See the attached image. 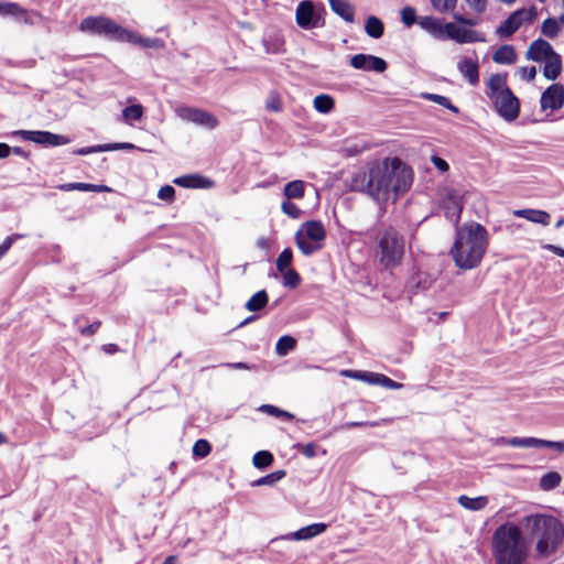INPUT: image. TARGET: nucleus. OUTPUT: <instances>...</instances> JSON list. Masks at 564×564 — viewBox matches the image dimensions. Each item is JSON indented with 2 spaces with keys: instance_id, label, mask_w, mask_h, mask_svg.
<instances>
[{
  "instance_id": "1",
  "label": "nucleus",
  "mask_w": 564,
  "mask_h": 564,
  "mask_svg": "<svg viewBox=\"0 0 564 564\" xmlns=\"http://www.w3.org/2000/svg\"><path fill=\"white\" fill-rule=\"evenodd\" d=\"M488 248V231L478 223H467L457 227L451 256L455 265L462 270L477 268Z\"/></svg>"
},
{
  "instance_id": "2",
  "label": "nucleus",
  "mask_w": 564,
  "mask_h": 564,
  "mask_svg": "<svg viewBox=\"0 0 564 564\" xmlns=\"http://www.w3.org/2000/svg\"><path fill=\"white\" fill-rule=\"evenodd\" d=\"M528 534L535 541V558H552L564 542V524L550 514H530L523 519Z\"/></svg>"
},
{
  "instance_id": "3",
  "label": "nucleus",
  "mask_w": 564,
  "mask_h": 564,
  "mask_svg": "<svg viewBox=\"0 0 564 564\" xmlns=\"http://www.w3.org/2000/svg\"><path fill=\"white\" fill-rule=\"evenodd\" d=\"M491 553L496 564H524L529 545L520 528L506 522L492 534Z\"/></svg>"
},
{
  "instance_id": "4",
  "label": "nucleus",
  "mask_w": 564,
  "mask_h": 564,
  "mask_svg": "<svg viewBox=\"0 0 564 564\" xmlns=\"http://www.w3.org/2000/svg\"><path fill=\"white\" fill-rule=\"evenodd\" d=\"M388 173V164L382 161H375L367 170H359L350 177V189L366 193L376 200L388 199V183L384 176Z\"/></svg>"
},
{
  "instance_id": "5",
  "label": "nucleus",
  "mask_w": 564,
  "mask_h": 564,
  "mask_svg": "<svg viewBox=\"0 0 564 564\" xmlns=\"http://www.w3.org/2000/svg\"><path fill=\"white\" fill-rule=\"evenodd\" d=\"M486 95L498 115L507 121H513L520 113V101L507 84V74H492L487 83Z\"/></svg>"
},
{
  "instance_id": "6",
  "label": "nucleus",
  "mask_w": 564,
  "mask_h": 564,
  "mask_svg": "<svg viewBox=\"0 0 564 564\" xmlns=\"http://www.w3.org/2000/svg\"><path fill=\"white\" fill-rule=\"evenodd\" d=\"M380 263L386 268H394L404 254V238L392 227L384 229L378 239Z\"/></svg>"
},
{
  "instance_id": "7",
  "label": "nucleus",
  "mask_w": 564,
  "mask_h": 564,
  "mask_svg": "<svg viewBox=\"0 0 564 564\" xmlns=\"http://www.w3.org/2000/svg\"><path fill=\"white\" fill-rule=\"evenodd\" d=\"M79 30L90 35L104 36L110 41L124 42L128 30L108 17H87L82 20Z\"/></svg>"
},
{
  "instance_id": "8",
  "label": "nucleus",
  "mask_w": 564,
  "mask_h": 564,
  "mask_svg": "<svg viewBox=\"0 0 564 564\" xmlns=\"http://www.w3.org/2000/svg\"><path fill=\"white\" fill-rule=\"evenodd\" d=\"M383 162L388 164V173L384 176V183H388V196L390 193L398 196L409 189L413 180L411 167L399 158H386Z\"/></svg>"
},
{
  "instance_id": "9",
  "label": "nucleus",
  "mask_w": 564,
  "mask_h": 564,
  "mask_svg": "<svg viewBox=\"0 0 564 564\" xmlns=\"http://www.w3.org/2000/svg\"><path fill=\"white\" fill-rule=\"evenodd\" d=\"M174 111L181 120L193 122L194 124L207 128L209 130H213L218 126V120L214 115L198 108L178 106Z\"/></svg>"
},
{
  "instance_id": "10",
  "label": "nucleus",
  "mask_w": 564,
  "mask_h": 564,
  "mask_svg": "<svg viewBox=\"0 0 564 564\" xmlns=\"http://www.w3.org/2000/svg\"><path fill=\"white\" fill-rule=\"evenodd\" d=\"M445 40L455 41L458 44H469L485 42V34L473 29L465 28L463 24L447 22L445 23Z\"/></svg>"
},
{
  "instance_id": "11",
  "label": "nucleus",
  "mask_w": 564,
  "mask_h": 564,
  "mask_svg": "<svg viewBox=\"0 0 564 564\" xmlns=\"http://www.w3.org/2000/svg\"><path fill=\"white\" fill-rule=\"evenodd\" d=\"M13 134L20 135L25 141H31L42 145H64L69 142V139L62 134H55L50 131H31V130H18Z\"/></svg>"
},
{
  "instance_id": "12",
  "label": "nucleus",
  "mask_w": 564,
  "mask_h": 564,
  "mask_svg": "<svg viewBox=\"0 0 564 564\" xmlns=\"http://www.w3.org/2000/svg\"><path fill=\"white\" fill-rule=\"evenodd\" d=\"M295 19L297 25L305 30L315 29L323 24L311 0H304L299 3L295 11Z\"/></svg>"
},
{
  "instance_id": "13",
  "label": "nucleus",
  "mask_w": 564,
  "mask_h": 564,
  "mask_svg": "<svg viewBox=\"0 0 564 564\" xmlns=\"http://www.w3.org/2000/svg\"><path fill=\"white\" fill-rule=\"evenodd\" d=\"M445 217L457 224L463 210V202L459 192L447 189L442 202Z\"/></svg>"
},
{
  "instance_id": "14",
  "label": "nucleus",
  "mask_w": 564,
  "mask_h": 564,
  "mask_svg": "<svg viewBox=\"0 0 564 564\" xmlns=\"http://www.w3.org/2000/svg\"><path fill=\"white\" fill-rule=\"evenodd\" d=\"M350 65L356 69L373 70L376 73H383L388 67L383 58L362 53L351 56Z\"/></svg>"
},
{
  "instance_id": "15",
  "label": "nucleus",
  "mask_w": 564,
  "mask_h": 564,
  "mask_svg": "<svg viewBox=\"0 0 564 564\" xmlns=\"http://www.w3.org/2000/svg\"><path fill=\"white\" fill-rule=\"evenodd\" d=\"M541 108L543 110H558L564 105V87L560 84H553L541 95Z\"/></svg>"
},
{
  "instance_id": "16",
  "label": "nucleus",
  "mask_w": 564,
  "mask_h": 564,
  "mask_svg": "<svg viewBox=\"0 0 564 564\" xmlns=\"http://www.w3.org/2000/svg\"><path fill=\"white\" fill-rule=\"evenodd\" d=\"M554 53L555 51L549 42L542 39H538L530 44L525 53V57L527 59L534 62H545L546 58L552 56Z\"/></svg>"
},
{
  "instance_id": "17",
  "label": "nucleus",
  "mask_w": 564,
  "mask_h": 564,
  "mask_svg": "<svg viewBox=\"0 0 564 564\" xmlns=\"http://www.w3.org/2000/svg\"><path fill=\"white\" fill-rule=\"evenodd\" d=\"M457 68L462 76L467 82L475 86L479 82V65L477 61H474L467 56L462 57L457 63Z\"/></svg>"
},
{
  "instance_id": "18",
  "label": "nucleus",
  "mask_w": 564,
  "mask_h": 564,
  "mask_svg": "<svg viewBox=\"0 0 564 564\" xmlns=\"http://www.w3.org/2000/svg\"><path fill=\"white\" fill-rule=\"evenodd\" d=\"M173 183L184 188H209L213 186V181L198 174L176 177Z\"/></svg>"
},
{
  "instance_id": "19",
  "label": "nucleus",
  "mask_w": 564,
  "mask_h": 564,
  "mask_svg": "<svg viewBox=\"0 0 564 564\" xmlns=\"http://www.w3.org/2000/svg\"><path fill=\"white\" fill-rule=\"evenodd\" d=\"M303 235L306 239L322 243L326 237V230L321 221L308 220L302 225Z\"/></svg>"
},
{
  "instance_id": "20",
  "label": "nucleus",
  "mask_w": 564,
  "mask_h": 564,
  "mask_svg": "<svg viewBox=\"0 0 564 564\" xmlns=\"http://www.w3.org/2000/svg\"><path fill=\"white\" fill-rule=\"evenodd\" d=\"M420 25L429 32L433 37L445 40V23L434 17H424L420 20Z\"/></svg>"
},
{
  "instance_id": "21",
  "label": "nucleus",
  "mask_w": 564,
  "mask_h": 564,
  "mask_svg": "<svg viewBox=\"0 0 564 564\" xmlns=\"http://www.w3.org/2000/svg\"><path fill=\"white\" fill-rule=\"evenodd\" d=\"M127 43L138 44L142 47L147 48H163L164 42L159 37H143L140 34L129 31L127 32L126 41Z\"/></svg>"
},
{
  "instance_id": "22",
  "label": "nucleus",
  "mask_w": 564,
  "mask_h": 564,
  "mask_svg": "<svg viewBox=\"0 0 564 564\" xmlns=\"http://www.w3.org/2000/svg\"><path fill=\"white\" fill-rule=\"evenodd\" d=\"M513 215L543 226H547L551 219L549 213L540 209H517L513 212Z\"/></svg>"
},
{
  "instance_id": "23",
  "label": "nucleus",
  "mask_w": 564,
  "mask_h": 564,
  "mask_svg": "<svg viewBox=\"0 0 564 564\" xmlns=\"http://www.w3.org/2000/svg\"><path fill=\"white\" fill-rule=\"evenodd\" d=\"M332 10L346 22L355 21V10L348 0H328Z\"/></svg>"
},
{
  "instance_id": "24",
  "label": "nucleus",
  "mask_w": 564,
  "mask_h": 564,
  "mask_svg": "<svg viewBox=\"0 0 564 564\" xmlns=\"http://www.w3.org/2000/svg\"><path fill=\"white\" fill-rule=\"evenodd\" d=\"M518 58L516 48L510 44L501 45L497 51L492 54V61L497 64L501 65H511L516 63Z\"/></svg>"
},
{
  "instance_id": "25",
  "label": "nucleus",
  "mask_w": 564,
  "mask_h": 564,
  "mask_svg": "<svg viewBox=\"0 0 564 564\" xmlns=\"http://www.w3.org/2000/svg\"><path fill=\"white\" fill-rule=\"evenodd\" d=\"M521 26L518 13L512 12L496 30V33L503 39L511 36Z\"/></svg>"
},
{
  "instance_id": "26",
  "label": "nucleus",
  "mask_w": 564,
  "mask_h": 564,
  "mask_svg": "<svg viewBox=\"0 0 564 564\" xmlns=\"http://www.w3.org/2000/svg\"><path fill=\"white\" fill-rule=\"evenodd\" d=\"M326 529L327 524L325 523H313L295 531L294 533L291 534V538L297 541L308 540L322 534Z\"/></svg>"
},
{
  "instance_id": "27",
  "label": "nucleus",
  "mask_w": 564,
  "mask_h": 564,
  "mask_svg": "<svg viewBox=\"0 0 564 564\" xmlns=\"http://www.w3.org/2000/svg\"><path fill=\"white\" fill-rule=\"evenodd\" d=\"M294 240L297 248L304 256H311L319 251L323 247V245L319 242L306 239L302 230L296 231Z\"/></svg>"
},
{
  "instance_id": "28",
  "label": "nucleus",
  "mask_w": 564,
  "mask_h": 564,
  "mask_svg": "<svg viewBox=\"0 0 564 564\" xmlns=\"http://www.w3.org/2000/svg\"><path fill=\"white\" fill-rule=\"evenodd\" d=\"M562 72V59L557 53L546 58L543 75L550 79L555 80Z\"/></svg>"
},
{
  "instance_id": "29",
  "label": "nucleus",
  "mask_w": 564,
  "mask_h": 564,
  "mask_svg": "<svg viewBox=\"0 0 564 564\" xmlns=\"http://www.w3.org/2000/svg\"><path fill=\"white\" fill-rule=\"evenodd\" d=\"M63 192L82 191V192H109L110 188L106 185H95L88 183H66L58 186Z\"/></svg>"
},
{
  "instance_id": "30",
  "label": "nucleus",
  "mask_w": 564,
  "mask_h": 564,
  "mask_svg": "<svg viewBox=\"0 0 564 564\" xmlns=\"http://www.w3.org/2000/svg\"><path fill=\"white\" fill-rule=\"evenodd\" d=\"M304 193L305 182L301 180L289 182L283 188V194L286 199H301L304 197Z\"/></svg>"
},
{
  "instance_id": "31",
  "label": "nucleus",
  "mask_w": 564,
  "mask_h": 564,
  "mask_svg": "<svg viewBox=\"0 0 564 564\" xmlns=\"http://www.w3.org/2000/svg\"><path fill=\"white\" fill-rule=\"evenodd\" d=\"M458 503L467 510L478 511L487 506L488 498L485 496L470 498L468 496L463 495L458 497Z\"/></svg>"
},
{
  "instance_id": "32",
  "label": "nucleus",
  "mask_w": 564,
  "mask_h": 564,
  "mask_svg": "<svg viewBox=\"0 0 564 564\" xmlns=\"http://www.w3.org/2000/svg\"><path fill=\"white\" fill-rule=\"evenodd\" d=\"M503 442L512 447H524V448H540L542 445V440L536 437H510L503 440Z\"/></svg>"
},
{
  "instance_id": "33",
  "label": "nucleus",
  "mask_w": 564,
  "mask_h": 564,
  "mask_svg": "<svg viewBox=\"0 0 564 564\" xmlns=\"http://www.w3.org/2000/svg\"><path fill=\"white\" fill-rule=\"evenodd\" d=\"M268 293L264 290L258 291L247 301L246 308L249 312H258L268 304Z\"/></svg>"
},
{
  "instance_id": "34",
  "label": "nucleus",
  "mask_w": 564,
  "mask_h": 564,
  "mask_svg": "<svg viewBox=\"0 0 564 564\" xmlns=\"http://www.w3.org/2000/svg\"><path fill=\"white\" fill-rule=\"evenodd\" d=\"M365 31L368 36L372 39H380L383 35L384 26L380 19L371 15L366 21Z\"/></svg>"
},
{
  "instance_id": "35",
  "label": "nucleus",
  "mask_w": 564,
  "mask_h": 564,
  "mask_svg": "<svg viewBox=\"0 0 564 564\" xmlns=\"http://www.w3.org/2000/svg\"><path fill=\"white\" fill-rule=\"evenodd\" d=\"M562 480L557 471H550L543 475L540 479V487L542 490L549 491L560 486Z\"/></svg>"
},
{
  "instance_id": "36",
  "label": "nucleus",
  "mask_w": 564,
  "mask_h": 564,
  "mask_svg": "<svg viewBox=\"0 0 564 564\" xmlns=\"http://www.w3.org/2000/svg\"><path fill=\"white\" fill-rule=\"evenodd\" d=\"M314 108L321 113H328L334 108V99L329 95H318L314 98Z\"/></svg>"
},
{
  "instance_id": "37",
  "label": "nucleus",
  "mask_w": 564,
  "mask_h": 564,
  "mask_svg": "<svg viewBox=\"0 0 564 564\" xmlns=\"http://www.w3.org/2000/svg\"><path fill=\"white\" fill-rule=\"evenodd\" d=\"M296 346V340L291 336H282L275 345V352L279 356H286Z\"/></svg>"
},
{
  "instance_id": "38",
  "label": "nucleus",
  "mask_w": 564,
  "mask_h": 564,
  "mask_svg": "<svg viewBox=\"0 0 564 564\" xmlns=\"http://www.w3.org/2000/svg\"><path fill=\"white\" fill-rule=\"evenodd\" d=\"M560 32L558 21L555 18H547L541 25V33L549 37L554 39Z\"/></svg>"
},
{
  "instance_id": "39",
  "label": "nucleus",
  "mask_w": 564,
  "mask_h": 564,
  "mask_svg": "<svg viewBox=\"0 0 564 564\" xmlns=\"http://www.w3.org/2000/svg\"><path fill=\"white\" fill-rule=\"evenodd\" d=\"M273 462V455L269 451H259L252 457V464L256 468L263 469Z\"/></svg>"
},
{
  "instance_id": "40",
  "label": "nucleus",
  "mask_w": 564,
  "mask_h": 564,
  "mask_svg": "<svg viewBox=\"0 0 564 564\" xmlns=\"http://www.w3.org/2000/svg\"><path fill=\"white\" fill-rule=\"evenodd\" d=\"M285 475H286V473L283 469L275 470L271 474H268L267 476H263V477L257 479L252 485L253 486H273L279 480L284 478Z\"/></svg>"
},
{
  "instance_id": "41",
  "label": "nucleus",
  "mask_w": 564,
  "mask_h": 564,
  "mask_svg": "<svg viewBox=\"0 0 564 564\" xmlns=\"http://www.w3.org/2000/svg\"><path fill=\"white\" fill-rule=\"evenodd\" d=\"M143 116V107L141 105H131L122 110V118L126 123H130L132 120H140Z\"/></svg>"
},
{
  "instance_id": "42",
  "label": "nucleus",
  "mask_w": 564,
  "mask_h": 564,
  "mask_svg": "<svg viewBox=\"0 0 564 564\" xmlns=\"http://www.w3.org/2000/svg\"><path fill=\"white\" fill-rule=\"evenodd\" d=\"M423 97L427 100L434 101L435 104L443 106L444 108L453 111L454 113L458 112V108L454 106L449 98L436 95V94H424Z\"/></svg>"
},
{
  "instance_id": "43",
  "label": "nucleus",
  "mask_w": 564,
  "mask_h": 564,
  "mask_svg": "<svg viewBox=\"0 0 564 564\" xmlns=\"http://www.w3.org/2000/svg\"><path fill=\"white\" fill-rule=\"evenodd\" d=\"M293 254L290 248L284 249L276 259V269L279 272H284V270L292 269Z\"/></svg>"
},
{
  "instance_id": "44",
  "label": "nucleus",
  "mask_w": 564,
  "mask_h": 564,
  "mask_svg": "<svg viewBox=\"0 0 564 564\" xmlns=\"http://www.w3.org/2000/svg\"><path fill=\"white\" fill-rule=\"evenodd\" d=\"M23 13V7L15 2H1L0 3V15H10L15 19L19 14Z\"/></svg>"
},
{
  "instance_id": "45",
  "label": "nucleus",
  "mask_w": 564,
  "mask_h": 564,
  "mask_svg": "<svg viewBox=\"0 0 564 564\" xmlns=\"http://www.w3.org/2000/svg\"><path fill=\"white\" fill-rule=\"evenodd\" d=\"M265 52L269 54H279L283 52V41L280 37H265L263 40Z\"/></svg>"
},
{
  "instance_id": "46",
  "label": "nucleus",
  "mask_w": 564,
  "mask_h": 564,
  "mask_svg": "<svg viewBox=\"0 0 564 564\" xmlns=\"http://www.w3.org/2000/svg\"><path fill=\"white\" fill-rule=\"evenodd\" d=\"M212 451L210 444L206 440H198L193 446V455L199 458L206 457Z\"/></svg>"
},
{
  "instance_id": "47",
  "label": "nucleus",
  "mask_w": 564,
  "mask_h": 564,
  "mask_svg": "<svg viewBox=\"0 0 564 564\" xmlns=\"http://www.w3.org/2000/svg\"><path fill=\"white\" fill-rule=\"evenodd\" d=\"M432 7L441 13L454 11L457 0H431Z\"/></svg>"
},
{
  "instance_id": "48",
  "label": "nucleus",
  "mask_w": 564,
  "mask_h": 564,
  "mask_svg": "<svg viewBox=\"0 0 564 564\" xmlns=\"http://www.w3.org/2000/svg\"><path fill=\"white\" fill-rule=\"evenodd\" d=\"M281 273L283 274L284 285L294 289L300 284L301 278H300V274L295 270L288 269Z\"/></svg>"
},
{
  "instance_id": "49",
  "label": "nucleus",
  "mask_w": 564,
  "mask_h": 564,
  "mask_svg": "<svg viewBox=\"0 0 564 564\" xmlns=\"http://www.w3.org/2000/svg\"><path fill=\"white\" fill-rule=\"evenodd\" d=\"M259 411L263 412V413H267L269 415H273V416H276V417H286L289 420H291L293 417L292 414H290L289 412L286 411H283L274 405H271V404H262L260 408H259Z\"/></svg>"
},
{
  "instance_id": "50",
  "label": "nucleus",
  "mask_w": 564,
  "mask_h": 564,
  "mask_svg": "<svg viewBox=\"0 0 564 564\" xmlns=\"http://www.w3.org/2000/svg\"><path fill=\"white\" fill-rule=\"evenodd\" d=\"M516 12L518 13V19L521 21V25L523 23H532L538 15L534 7L530 9H518Z\"/></svg>"
},
{
  "instance_id": "51",
  "label": "nucleus",
  "mask_w": 564,
  "mask_h": 564,
  "mask_svg": "<svg viewBox=\"0 0 564 564\" xmlns=\"http://www.w3.org/2000/svg\"><path fill=\"white\" fill-rule=\"evenodd\" d=\"M401 20L402 22L406 25V26H411L412 24H414L415 20H416V11L413 7H404L402 10H401Z\"/></svg>"
},
{
  "instance_id": "52",
  "label": "nucleus",
  "mask_w": 564,
  "mask_h": 564,
  "mask_svg": "<svg viewBox=\"0 0 564 564\" xmlns=\"http://www.w3.org/2000/svg\"><path fill=\"white\" fill-rule=\"evenodd\" d=\"M281 209L285 215L293 219L299 218L301 215V209L294 203L290 202V199H286L282 203Z\"/></svg>"
},
{
  "instance_id": "53",
  "label": "nucleus",
  "mask_w": 564,
  "mask_h": 564,
  "mask_svg": "<svg viewBox=\"0 0 564 564\" xmlns=\"http://www.w3.org/2000/svg\"><path fill=\"white\" fill-rule=\"evenodd\" d=\"M366 149L367 147L364 143H351L345 145L341 151L346 156L351 158L361 154Z\"/></svg>"
},
{
  "instance_id": "54",
  "label": "nucleus",
  "mask_w": 564,
  "mask_h": 564,
  "mask_svg": "<svg viewBox=\"0 0 564 564\" xmlns=\"http://www.w3.org/2000/svg\"><path fill=\"white\" fill-rule=\"evenodd\" d=\"M36 19L41 20L42 15L35 11H28L23 8V13L19 14L17 20L29 25H34L36 23Z\"/></svg>"
},
{
  "instance_id": "55",
  "label": "nucleus",
  "mask_w": 564,
  "mask_h": 564,
  "mask_svg": "<svg viewBox=\"0 0 564 564\" xmlns=\"http://www.w3.org/2000/svg\"><path fill=\"white\" fill-rule=\"evenodd\" d=\"M377 384H380L384 388H388V389H392V390H398V389H401L403 387L402 383L400 382H397L392 379H390L389 377L384 376V375H381L379 373V376L377 377Z\"/></svg>"
},
{
  "instance_id": "56",
  "label": "nucleus",
  "mask_w": 564,
  "mask_h": 564,
  "mask_svg": "<svg viewBox=\"0 0 564 564\" xmlns=\"http://www.w3.org/2000/svg\"><path fill=\"white\" fill-rule=\"evenodd\" d=\"M106 152L105 144L79 148L73 151L75 155H87L91 153Z\"/></svg>"
},
{
  "instance_id": "57",
  "label": "nucleus",
  "mask_w": 564,
  "mask_h": 564,
  "mask_svg": "<svg viewBox=\"0 0 564 564\" xmlns=\"http://www.w3.org/2000/svg\"><path fill=\"white\" fill-rule=\"evenodd\" d=\"M295 448L307 458L316 456V445L314 443L296 444Z\"/></svg>"
},
{
  "instance_id": "58",
  "label": "nucleus",
  "mask_w": 564,
  "mask_h": 564,
  "mask_svg": "<svg viewBox=\"0 0 564 564\" xmlns=\"http://www.w3.org/2000/svg\"><path fill=\"white\" fill-rule=\"evenodd\" d=\"M519 75L522 79L532 82L536 76V67L535 66H523L519 68Z\"/></svg>"
},
{
  "instance_id": "59",
  "label": "nucleus",
  "mask_w": 564,
  "mask_h": 564,
  "mask_svg": "<svg viewBox=\"0 0 564 564\" xmlns=\"http://www.w3.org/2000/svg\"><path fill=\"white\" fill-rule=\"evenodd\" d=\"M105 149L106 152L116 150H133L135 149V145L130 142L106 143Z\"/></svg>"
},
{
  "instance_id": "60",
  "label": "nucleus",
  "mask_w": 564,
  "mask_h": 564,
  "mask_svg": "<svg viewBox=\"0 0 564 564\" xmlns=\"http://www.w3.org/2000/svg\"><path fill=\"white\" fill-rule=\"evenodd\" d=\"M175 189L171 185H164L159 189L158 197L162 200H172Z\"/></svg>"
},
{
  "instance_id": "61",
  "label": "nucleus",
  "mask_w": 564,
  "mask_h": 564,
  "mask_svg": "<svg viewBox=\"0 0 564 564\" xmlns=\"http://www.w3.org/2000/svg\"><path fill=\"white\" fill-rule=\"evenodd\" d=\"M469 8L476 13H482L487 9V0H465Z\"/></svg>"
},
{
  "instance_id": "62",
  "label": "nucleus",
  "mask_w": 564,
  "mask_h": 564,
  "mask_svg": "<svg viewBox=\"0 0 564 564\" xmlns=\"http://www.w3.org/2000/svg\"><path fill=\"white\" fill-rule=\"evenodd\" d=\"M265 107L270 111L278 112L282 110V102L278 96H271L268 99Z\"/></svg>"
},
{
  "instance_id": "63",
  "label": "nucleus",
  "mask_w": 564,
  "mask_h": 564,
  "mask_svg": "<svg viewBox=\"0 0 564 564\" xmlns=\"http://www.w3.org/2000/svg\"><path fill=\"white\" fill-rule=\"evenodd\" d=\"M431 161L434 164V166L437 170H440L441 172H447L449 170L448 163L444 159H442V158H440L437 155H433L431 158Z\"/></svg>"
},
{
  "instance_id": "64",
  "label": "nucleus",
  "mask_w": 564,
  "mask_h": 564,
  "mask_svg": "<svg viewBox=\"0 0 564 564\" xmlns=\"http://www.w3.org/2000/svg\"><path fill=\"white\" fill-rule=\"evenodd\" d=\"M541 447L554 448V449H556L558 452L564 453V441H562V442H554V441L542 440Z\"/></svg>"
}]
</instances>
